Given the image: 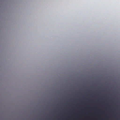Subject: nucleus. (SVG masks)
Instances as JSON below:
<instances>
[{
    "label": "nucleus",
    "mask_w": 120,
    "mask_h": 120,
    "mask_svg": "<svg viewBox=\"0 0 120 120\" xmlns=\"http://www.w3.org/2000/svg\"><path fill=\"white\" fill-rule=\"evenodd\" d=\"M75 104H76V103H75Z\"/></svg>",
    "instance_id": "nucleus-2"
},
{
    "label": "nucleus",
    "mask_w": 120,
    "mask_h": 120,
    "mask_svg": "<svg viewBox=\"0 0 120 120\" xmlns=\"http://www.w3.org/2000/svg\"><path fill=\"white\" fill-rule=\"evenodd\" d=\"M77 75L76 74H75V75Z\"/></svg>",
    "instance_id": "nucleus-1"
}]
</instances>
